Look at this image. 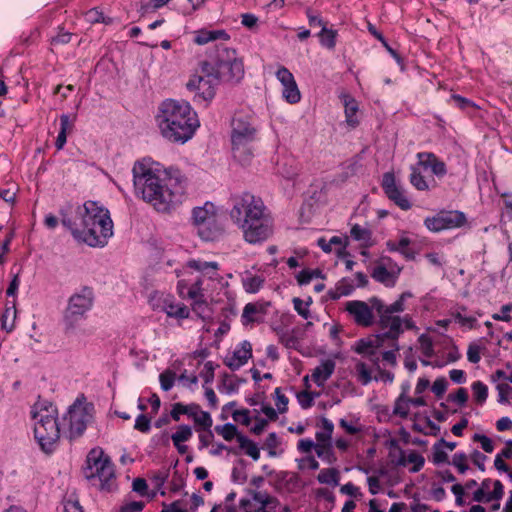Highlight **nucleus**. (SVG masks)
<instances>
[{"label":"nucleus","instance_id":"obj_25","mask_svg":"<svg viewBox=\"0 0 512 512\" xmlns=\"http://www.w3.org/2000/svg\"><path fill=\"white\" fill-rule=\"evenodd\" d=\"M217 215L216 209L213 204L206 203L203 207H197L193 210V222L199 229V226L209 221L212 217Z\"/></svg>","mask_w":512,"mask_h":512},{"label":"nucleus","instance_id":"obj_50","mask_svg":"<svg viewBox=\"0 0 512 512\" xmlns=\"http://www.w3.org/2000/svg\"><path fill=\"white\" fill-rule=\"evenodd\" d=\"M466 311L465 307H460L455 313H453V316L455 320L460 323L462 326H466L469 328H473L474 324L476 322V318L472 316H465L463 315V312Z\"/></svg>","mask_w":512,"mask_h":512},{"label":"nucleus","instance_id":"obj_8","mask_svg":"<svg viewBox=\"0 0 512 512\" xmlns=\"http://www.w3.org/2000/svg\"><path fill=\"white\" fill-rule=\"evenodd\" d=\"M256 128L250 118L236 114L232 120V151L234 158L241 164H247L252 157L251 143L255 140Z\"/></svg>","mask_w":512,"mask_h":512},{"label":"nucleus","instance_id":"obj_10","mask_svg":"<svg viewBox=\"0 0 512 512\" xmlns=\"http://www.w3.org/2000/svg\"><path fill=\"white\" fill-rule=\"evenodd\" d=\"M93 292L90 288L84 287L80 292L73 294L68 301L64 313L66 324L73 327L74 323L83 318L85 313L92 307Z\"/></svg>","mask_w":512,"mask_h":512},{"label":"nucleus","instance_id":"obj_59","mask_svg":"<svg viewBox=\"0 0 512 512\" xmlns=\"http://www.w3.org/2000/svg\"><path fill=\"white\" fill-rule=\"evenodd\" d=\"M419 343L422 353L428 358L432 357L434 354V350L431 338L425 334H422L419 337Z\"/></svg>","mask_w":512,"mask_h":512},{"label":"nucleus","instance_id":"obj_4","mask_svg":"<svg viewBox=\"0 0 512 512\" xmlns=\"http://www.w3.org/2000/svg\"><path fill=\"white\" fill-rule=\"evenodd\" d=\"M34 435L41 449L50 453L55 449L60 438L57 422V408L47 401H38L32 408Z\"/></svg>","mask_w":512,"mask_h":512},{"label":"nucleus","instance_id":"obj_44","mask_svg":"<svg viewBox=\"0 0 512 512\" xmlns=\"http://www.w3.org/2000/svg\"><path fill=\"white\" fill-rule=\"evenodd\" d=\"M253 500L258 504L257 507L260 510L265 509L269 505H275L278 503L276 498L271 497L264 492H253Z\"/></svg>","mask_w":512,"mask_h":512},{"label":"nucleus","instance_id":"obj_52","mask_svg":"<svg viewBox=\"0 0 512 512\" xmlns=\"http://www.w3.org/2000/svg\"><path fill=\"white\" fill-rule=\"evenodd\" d=\"M204 281L203 279L199 278L195 281V283L189 288L188 290V297L193 300V302H196V300L204 299L203 294V285Z\"/></svg>","mask_w":512,"mask_h":512},{"label":"nucleus","instance_id":"obj_28","mask_svg":"<svg viewBox=\"0 0 512 512\" xmlns=\"http://www.w3.org/2000/svg\"><path fill=\"white\" fill-rule=\"evenodd\" d=\"M413 464V467L410 469L411 472L416 473L422 469L425 463V459L419 453L412 451L405 457L404 452H401V457L398 460V464L405 466L406 463Z\"/></svg>","mask_w":512,"mask_h":512},{"label":"nucleus","instance_id":"obj_6","mask_svg":"<svg viewBox=\"0 0 512 512\" xmlns=\"http://www.w3.org/2000/svg\"><path fill=\"white\" fill-rule=\"evenodd\" d=\"M204 70L213 73L218 82H239L244 76L243 62L236 51L223 45H217L215 54L204 61Z\"/></svg>","mask_w":512,"mask_h":512},{"label":"nucleus","instance_id":"obj_29","mask_svg":"<svg viewBox=\"0 0 512 512\" xmlns=\"http://www.w3.org/2000/svg\"><path fill=\"white\" fill-rule=\"evenodd\" d=\"M202 278H206L209 281L207 289L214 288L215 284H219L222 280L219 274V264L215 261H211L208 268L201 274V279Z\"/></svg>","mask_w":512,"mask_h":512},{"label":"nucleus","instance_id":"obj_45","mask_svg":"<svg viewBox=\"0 0 512 512\" xmlns=\"http://www.w3.org/2000/svg\"><path fill=\"white\" fill-rule=\"evenodd\" d=\"M283 97L286 99V101L288 103H291V104H295L300 101L301 94H300V91H299L295 81H294V84L284 87Z\"/></svg>","mask_w":512,"mask_h":512},{"label":"nucleus","instance_id":"obj_20","mask_svg":"<svg viewBox=\"0 0 512 512\" xmlns=\"http://www.w3.org/2000/svg\"><path fill=\"white\" fill-rule=\"evenodd\" d=\"M266 313L265 306L260 303H247L243 309L241 316L243 325H248L254 322H261Z\"/></svg>","mask_w":512,"mask_h":512},{"label":"nucleus","instance_id":"obj_24","mask_svg":"<svg viewBox=\"0 0 512 512\" xmlns=\"http://www.w3.org/2000/svg\"><path fill=\"white\" fill-rule=\"evenodd\" d=\"M162 310L169 316L178 319L189 317V309L182 303H174L172 298L167 296L163 299Z\"/></svg>","mask_w":512,"mask_h":512},{"label":"nucleus","instance_id":"obj_42","mask_svg":"<svg viewBox=\"0 0 512 512\" xmlns=\"http://www.w3.org/2000/svg\"><path fill=\"white\" fill-rule=\"evenodd\" d=\"M313 278H323L322 272L319 269H304L296 276L297 282L300 285L309 284Z\"/></svg>","mask_w":512,"mask_h":512},{"label":"nucleus","instance_id":"obj_49","mask_svg":"<svg viewBox=\"0 0 512 512\" xmlns=\"http://www.w3.org/2000/svg\"><path fill=\"white\" fill-rule=\"evenodd\" d=\"M87 21L90 23H104L111 24L112 19L106 18L103 12L99 11L97 8H93L86 13Z\"/></svg>","mask_w":512,"mask_h":512},{"label":"nucleus","instance_id":"obj_61","mask_svg":"<svg viewBox=\"0 0 512 512\" xmlns=\"http://www.w3.org/2000/svg\"><path fill=\"white\" fill-rule=\"evenodd\" d=\"M473 441L479 442L481 444L482 449L487 453H491L494 450V445H493L492 440L485 435L475 434L473 436Z\"/></svg>","mask_w":512,"mask_h":512},{"label":"nucleus","instance_id":"obj_35","mask_svg":"<svg viewBox=\"0 0 512 512\" xmlns=\"http://www.w3.org/2000/svg\"><path fill=\"white\" fill-rule=\"evenodd\" d=\"M315 451L319 458L325 460L329 464L336 460L332 451L331 443L318 442L315 446Z\"/></svg>","mask_w":512,"mask_h":512},{"label":"nucleus","instance_id":"obj_15","mask_svg":"<svg viewBox=\"0 0 512 512\" xmlns=\"http://www.w3.org/2000/svg\"><path fill=\"white\" fill-rule=\"evenodd\" d=\"M383 330L380 329V332L375 336L374 339L371 338H363L356 342L354 351L358 354L366 355L370 357V360L378 364L379 358L373 357L375 355V350L384 345L386 340H391L390 337L382 336Z\"/></svg>","mask_w":512,"mask_h":512},{"label":"nucleus","instance_id":"obj_1","mask_svg":"<svg viewBox=\"0 0 512 512\" xmlns=\"http://www.w3.org/2000/svg\"><path fill=\"white\" fill-rule=\"evenodd\" d=\"M133 182L137 194L159 212H169L181 203L186 179L178 170H154L142 162L133 167Z\"/></svg>","mask_w":512,"mask_h":512},{"label":"nucleus","instance_id":"obj_43","mask_svg":"<svg viewBox=\"0 0 512 512\" xmlns=\"http://www.w3.org/2000/svg\"><path fill=\"white\" fill-rule=\"evenodd\" d=\"M215 431L220 434L226 441H231L233 438L237 439V427L234 424L227 423L221 426H216Z\"/></svg>","mask_w":512,"mask_h":512},{"label":"nucleus","instance_id":"obj_21","mask_svg":"<svg viewBox=\"0 0 512 512\" xmlns=\"http://www.w3.org/2000/svg\"><path fill=\"white\" fill-rule=\"evenodd\" d=\"M102 472L99 475V477L96 479V483H93V485H96L99 487L102 491L110 492L115 488V471L114 466L112 462L109 463V465L102 467Z\"/></svg>","mask_w":512,"mask_h":512},{"label":"nucleus","instance_id":"obj_26","mask_svg":"<svg viewBox=\"0 0 512 512\" xmlns=\"http://www.w3.org/2000/svg\"><path fill=\"white\" fill-rule=\"evenodd\" d=\"M440 213L445 229L462 227L467 221L465 214L460 211H442Z\"/></svg>","mask_w":512,"mask_h":512},{"label":"nucleus","instance_id":"obj_14","mask_svg":"<svg viewBox=\"0 0 512 512\" xmlns=\"http://www.w3.org/2000/svg\"><path fill=\"white\" fill-rule=\"evenodd\" d=\"M382 187L387 197L402 210H408L411 208V203L406 198L403 191L396 185L393 173L387 172L383 175Z\"/></svg>","mask_w":512,"mask_h":512},{"label":"nucleus","instance_id":"obj_12","mask_svg":"<svg viewBox=\"0 0 512 512\" xmlns=\"http://www.w3.org/2000/svg\"><path fill=\"white\" fill-rule=\"evenodd\" d=\"M110 462L109 456L105 455L101 448H93L86 457V466L83 469L85 478L96 483V479L102 472V466L109 465Z\"/></svg>","mask_w":512,"mask_h":512},{"label":"nucleus","instance_id":"obj_7","mask_svg":"<svg viewBox=\"0 0 512 512\" xmlns=\"http://www.w3.org/2000/svg\"><path fill=\"white\" fill-rule=\"evenodd\" d=\"M409 297H412V294L410 292H404L400 295L398 300L389 306H385L377 297H372L369 300L379 316V327L383 330L382 336L390 337L391 340L394 341L393 346L396 350L400 349L397 340L404 332V328H402V318L393 314L404 311V301Z\"/></svg>","mask_w":512,"mask_h":512},{"label":"nucleus","instance_id":"obj_38","mask_svg":"<svg viewBox=\"0 0 512 512\" xmlns=\"http://www.w3.org/2000/svg\"><path fill=\"white\" fill-rule=\"evenodd\" d=\"M351 237L356 241H361L365 245L371 240V231L365 227L355 224L350 231Z\"/></svg>","mask_w":512,"mask_h":512},{"label":"nucleus","instance_id":"obj_47","mask_svg":"<svg viewBox=\"0 0 512 512\" xmlns=\"http://www.w3.org/2000/svg\"><path fill=\"white\" fill-rule=\"evenodd\" d=\"M472 391L477 403L482 404L486 401L488 388L481 381H476L472 384Z\"/></svg>","mask_w":512,"mask_h":512},{"label":"nucleus","instance_id":"obj_41","mask_svg":"<svg viewBox=\"0 0 512 512\" xmlns=\"http://www.w3.org/2000/svg\"><path fill=\"white\" fill-rule=\"evenodd\" d=\"M264 283V279L261 276H250L243 279V287L248 293H256L260 290Z\"/></svg>","mask_w":512,"mask_h":512},{"label":"nucleus","instance_id":"obj_57","mask_svg":"<svg viewBox=\"0 0 512 512\" xmlns=\"http://www.w3.org/2000/svg\"><path fill=\"white\" fill-rule=\"evenodd\" d=\"M410 244V239L403 237L397 243L398 252H400L407 260H413L415 258V253L410 248H408Z\"/></svg>","mask_w":512,"mask_h":512},{"label":"nucleus","instance_id":"obj_53","mask_svg":"<svg viewBox=\"0 0 512 512\" xmlns=\"http://www.w3.org/2000/svg\"><path fill=\"white\" fill-rule=\"evenodd\" d=\"M424 224L427 227V229H429L430 231H433V232H439V231L445 229L441 213H438L434 217L426 218L424 221Z\"/></svg>","mask_w":512,"mask_h":512},{"label":"nucleus","instance_id":"obj_31","mask_svg":"<svg viewBox=\"0 0 512 512\" xmlns=\"http://www.w3.org/2000/svg\"><path fill=\"white\" fill-rule=\"evenodd\" d=\"M237 441L240 448L244 449L245 453L254 461H257L260 458V450L252 440L248 439L244 435H239L237 436Z\"/></svg>","mask_w":512,"mask_h":512},{"label":"nucleus","instance_id":"obj_34","mask_svg":"<svg viewBox=\"0 0 512 512\" xmlns=\"http://www.w3.org/2000/svg\"><path fill=\"white\" fill-rule=\"evenodd\" d=\"M354 290L353 285H351L346 279H342L338 282L334 290H330L328 292L329 296L333 300L339 299L341 296H347L352 293Z\"/></svg>","mask_w":512,"mask_h":512},{"label":"nucleus","instance_id":"obj_9","mask_svg":"<svg viewBox=\"0 0 512 512\" xmlns=\"http://www.w3.org/2000/svg\"><path fill=\"white\" fill-rule=\"evenodd\" d=\"M93 406L75 402L64 416V423L68 425L69 437L76 438L83 434L87 424L92 420Z\"/></svg>","mask_w":512,"mask_h":512},{"label":"nucleus","instance_id":"obj_40","mask_svg":"<svg viewBox=\"0 0 512 512\" xmlns=\"http://www.w3.org/2000/svg\"><path fill=\"white\" fill-rule=\"evenodd\" d=\"M196 416H193V420L196 425L200 426L203 430H209L213 424L211 415L202 411L200 407L195 411Z\"/></svg>","mask_w":512,"mask_h":512},{"label":"nucleus","instance_id":"obj_54","mask_svg":"<svg viewBox=\"0 0 512 512\" xmlns=\"http://www.w3.org/2000/svg\"><path fill=\"white\" fill-rule=\"evenodd\" d=\"M433 462L435 464L447 463L448 454L444 451V447L441 446L438 441L433 445Z\"/></svg>","mask_w":512,"mask_h":512},{"label":"nucleus","instance_id":"obj_5","mask_svg":"<svg viewBox=\"0 0 512 512\" xmlns=\"http://www.w3.org/2000/svg\"><path fill=\"white\" fill-rule=\"evenodd\" d=\"M80 227L99 226V234L95 235L93 229L88 232L87 245L91 247H103L113 235V222L109 211L100 206L97 202L87 201L82 208L78 209L77 217L74 219Z\"/></svg>","mask_w":512,"mask_h":512},{"label":"nucleus","instance_id":"obj_60","mask_svg":"<svg viewBox=\"0 0 512 512\" xmlns=\"http://www.w3.org/2000/svg\"><path fill=\"white\" fill-rule=\"evenodd\" d=\"M405 400V396L402 394L397 399L394 407V414L399 415L400 417L406 418L409 414V407Z\"/></svg>","mask_w":512,"mask_h":512},{"label":"nucleus","instance_id":"obj_19","mask_svg":"<svg viewBox=\"0 0 512 512\" xmlns=\"http://www.w3.org/2000/svg\"><path fill=\"white\" fill-rule=\"evenodd\" d=\"M61 222L65 227H67L71 231V233L75 239H77L78 241H82L86 244H87V237H88L87 234H88V232H90L91 229H93L96 232L95 233L96 236H97V234H99V226L97 224L94 227L90 226V225L87 226V228L80 227L76 220L71 219L67 215H62Z\"/></svg>","mask_w":512,"mask_h":512},{"label":"nucleus","instance_id":"obj_13","mask_svg":"<svg viewBox=\"0 0 512 512\" xmlns=\"http://www.w3.org/2000/svg\"><path fill=\"white\" fill-rule=\"evenodd\" d=\"M345 309L357 325L369 327L373 324L374 316L372 309L374 308L370 307L366 302L360 300L348 301Z\"/></svg>","mask_w":512,"mask_h":512},{"label":"nucleus","instance_id":"obj_22","mask_svg":"<svg viewBox=\"0 0 512 512\" xmlns=\"http://www.w3.org/2000/svg\"><path fill=\"white\" fill-rule=\"evenodd\" d=\"M230 36L225 30L201 29L195 32L194 42L198 45H205L211 41L229 40Z\"/></svg>","mask_w":512,"mask_h":512},{"label":"nucleus","instance_id":"obj_58","mask_svg":"<svg viewBox=\"0 0 512 512\" xmlns=\"http://www.w3.org/2000/svg\"><path fill=\"white\" fill-rule=\"evenodd\" d=\"M276 77L284 87L294 84L295 81L292 73L285 67H280L278 69L276 72Z\"/></svg>","mask_w":512,"mask_h":512},{"label":"nucleus","instance_id":"obj_3","mask_svg":"<svg viewBox=\"0 0 512 512\" xmlns=\"http://www.w3.org/2000/svg\"><path fill=\"white\" fill-rule=\"evenodd\" d=\"M156 121L161 135L172 143L191 139L200 123L191 105L183 100L166 99L159 108Z\"/></svg>","mask_w":512,"mask_h":512},{"label":"nucleus","instance_id":"obj_27","mask_svg":"<svg viewBox=\"0 0 512 512\" xmlns=\"http://www.w3.org/2000/svg\"><path fill=\"white\" fill-rule=\"evenodd\" d=\"M198 408H199V405L195 404V403L186 405V404L177 402L172 405L170 415L174 421H179L181 415H187V416L193 418V416H196L195 411Z\"/></svg>","mask_w":512,"mask_h":512},{"label":"nucleus","instance_id":"obj_37","mask_svg":"<svg viewBox=\"0 0 512 512\" xmlns=\"http://www.w3.org/2000/svg\"><path fill=\"white\" fill-rule=\"evenodd\" d=\"M410 183L417 190L424 191L429 189L428 183L426 182L424 176L421 174V172L416 166L411 167Z\"/></svg>","mask_w":512,"mask_h":512},{"label":"nucleus","instance_id":"obj_33","mask_svg":"<svg viewBox=\"0 0 512 512\" xmlns=\"http://www.w3.org/2000/svg\"><path fill=\"white\" fill-rule=\"evenodd\" d=\"M337 32L332 29H328L326 25H323L321 31L318 34L320 43L328 49H334L336 45Z\"/></svg>","mask_w":512,"mask_h":512},{"label":"nucleus","instance_id":"obj_2","mask_svg":"<svg viewBox=\"0 0 512 512\" xmlns=\"http://www.w3.org/2000/svg\"><path fill=\"white\" fill-rule=\"evenodd\" d=\"M230 217L250 244L267 240L273 234V218L263 200L249 192L232 196Z\"/></svg>","mask_w":512,"mask_h":512},{"label":"nucleus","instance_id":"obj_46","mask_svg":"<svg viewBox=\"0 0 512 512\" xmlns=\"http://www.w3.org/2000/svg\"><path fill=\"white\" fill-rule=\"evenodd\" d=\"M355 368H356V372H357L358 381L362 385L369 384L372 380V376H371V372L368 369V367L366 366V364L362 361H358L356 363Z\"/></svg>","mask_w":512,"mask_h":512},{"label":"nucleus","instance_id":"obj_30","mask_svg":"<svg viewBox=\"0 0 512 512\" xmlns=\"http://www.w3.org/2000/svg\"><path fill=\"white\" fill-rule=\"evenodd\" d=\"M339 478L340 473L336 468L322 469L317 476L319 483L333 486L339 485Z\"/></svg>","mask_w":512,"mask_h":512},{"label":"nucleus","instance_id":"obj_48","mask_svg":"<svg viewBox=\"0 0 512 512\" xmlns=\"http://www.w3.org/2000/svg\"><path fill=\"white\" fill-rule=\"evenodd\" d=\"M175 377L176 374L172 370L167 369L162 372L159 376L161 388L164 391H169L174 385Z\"/></svg>","mask_w":512,"mask_h":512},{"label":"nucleus","instance_id":"obj_17","mask_svg":"<svg viewBox=\"0 0 512 512\" xmlns=\"http://www.w3.org/2000/svg\"><path fill=\"white\" fill-rule=\"evenodd\" d=\"M197 233L204 241H215L219 239L224 233L221 217L218 214L215 215L209 221L200 225Z\"/></svg>","mask_w":512,"mask_h":512},{"label":"nucleus","instance_id":"obj_39","mask_svg":"<svg viewBox=\"0 0 512 512\" xmlns=\"http://www.w3.org/2000/svg\"><path fill=\"white\" fill-rule=\"evenodd\" d=\"M192 437V429L188 425H180L175 433L171 435L174 445L184 443Z\"/></svg>","mask_w":512,"mask_h":512},{"label":"nucleus","instance_id":"obj_23","mask_svg":"<svg viewBox=\"0 0 512 512\" xmlns=\"http://www.w3.org/2000/svg\"><path fill=\"white\" fill-rule=\"evenodd\" d=\"M335 369V362L331 359H327L319 366H317L313 373L312 379L318 386H323L328 378L333 374Z\"/></svg>","mask_w":512,"mask_h":512},{"label":"nucleus","instance_id":"obj_36","mask_svg":"<svg viewBox=\"0 0 512 512\" xmlns=\"http://www.w3.org/2000/svg\"><path fill=\"white\" fill-rule=\"evenodd\" d=\"M321 423H322L323 431L316 433V440H317V442L331 443V437H332L334 425L327 418H322Z\"/></svg>","mask_w":512,"mask_h":512},{"label":"nucleus","instance_id":"obj_16","mask_svg":"<svg viewBox=\"0 0 512 512\" xmlns=\"http://www.w3.org/2000/svg\"><path fill=\"white\" fill-rule=\"evenodd\" d=\"M382 264L376 266L372 272V277L383 284H394L397 275L401 272L402 268L398 265H392L391 259L388 257L381 258Z\"/></svg>","mask_w":512,"mask_h":512},{"label":"nucleus","instance_id":"obj_56","mask_svg":"<svg viewBox=\"0 0 512 512\" xmlns=\"http://www.w3.org/2000/svg\"><path fill=\"white\" fill-rule=\"evenodd\" d=\"M311 302H312L311 298H309V301L306 303H304V301L301 300L300 298H294L293 299L294 309L304 319H308L310 316V311L308 309V306L310 305Z\"/></svg>","mask_w":512,"mask_h":512},{"label":"nucleus","instance_id":"obj_63","mask_svg":"<svg viewBox=\"0 0 512 512\" xmlns=\"http://www.w3.org/2000/svg\"><path fill=\"white\" fill-rule=\"evenodd\" d=\"M297 399L302 408L307 409L313 405V393L307 390L297 394Z\"/></svg>","mask_w":512,"mask_h":512},{"label":"nucleus","instance_id":"obj_11","mask_svg":"<svg viewBox=\"0 0 512 512\" xmlns=\"http://www.w3.org/2000/svg\"><path fill=\"white\" fill-rule=\"evenodd\" d=\"M218 80L213 73L204 70V61L200 64V74L193 75L186 84L190 91H197L204 100H210L215 95V86Z\"/></svg>","mask_w":512,"mask_h":512},{"label":"nucleus","instance_id":"obj_64","mask_svg":"<svg viewBox=\"0 0 512 512\" xmlns=\"http://www.w3.org/2000/svg\"><path fill=\"white\" fill-rule=\"evenodd\" d=\"M447 385L448 382L445 378H438L434 381L432 385V391L438 398H441L447 389Z\"/></svg>","mask_w":512,"mask_h":512},{"label":"nucleus","instance_id":"obj_18","mask_svg":"<svg viewBox=\"0 0 512 512\" xmlns=\"http://www.w3.org/2000/svg\"><path fill=\"white\" fill-rule=\"evenodd\" d=\"M252 357V346L250 342L243 341L238 349L233 352L232 357L226 358L224 363L231 370H237L247 363Z\"/></svg>","mask_w":512,"mask_h":512},{"label":"nucleus","instance_id":"obj_51","mask_svg":"<svg viewBox=\"0 0 512 512\" xmlns=\"http://www.w3.org/2000/svg\"><path fill=\"white\" fill-rule=\"evenodd\" d=\"M468 457L465 453H455L452 457L451 464L457 468L459 473L464 474L468 470Z\"/></svg>","mask_w":512,"mask_h":512},{"label":"nucleus","instance_id":"obj_62","mask_svg":"<svg viewBox=\"0 0 512 512\" xmlns=\"http://www.w3.org/2000/svg\"><path fill=\"white\" fill-rule=\"evenodd\" d=\"M210 263L211 261H204L202 259H190L187 261L186 266L202 274L204 270L208 268Z\"/></svg>","mask_w":512,"mask_h":512},{"label":"nucleus","instance_id":"obj_32","mask_svg":"<svg viewBox=\"0 0 512 512\" xmlns=\"http://www.w3.org/2000/svg\"><path fill=\"white\" fill-rule=\"evenodd\" d=\"M344 106H345L346 120H347L348 124H350L351 126L357 125L358 120L356 119V113L358 111V104L355 101V99H353L350 96H345L344 97Z\"/></svg>","mask_w":512,"mask_h":512},{"label":"nucleus","instance_id":"obj_55","mask_svg":"<svg viewBox=\"0 0 512 512\" xmlns=\"http://www.w3.org/2000/svg\"><path fill=\"white\" fill-rule=\"evenodd\" d=\"M418 165L425 169H431L436 159V155L431 152H419L417 154Z\"/></svg>","mask_w":512,"mask_h":512}]
</instances>
